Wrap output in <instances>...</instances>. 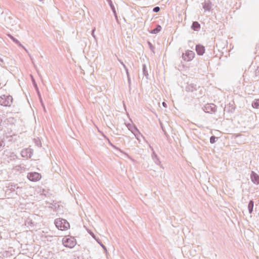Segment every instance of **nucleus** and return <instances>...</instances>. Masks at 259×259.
<instances>
[{
	"label": "nucleus",
	"mask_w": 259,
	"mask_h": 259,
	"mask_svg": "<svg viewBox=\"0 0 259 259\" xmlns=\"http://www.w3.org/2000/svg\"><path fill=\"white\" fill-rule=\"evenodd\" d=\"M13 102V98L10 95H3L0 96V105L4 106L10 107Z\"/></svg>",
	"instance_id": "obj_3"
},
{
	"label": "nucleus",
	"mask_w": 259,
	"mask_h": 259,
	"mask_svg": "<svg viewBox=\"0 0 259 259\" xmlns=\"http://www.w3.org/2000/svg\"><path fill=\"white\" fill-rule=\"evenodd\" d=\"M250 178L252 182L256 184H259V176L253 171L251 172Z\"/></svg>",
	"instance_id": "obj_9"
},
{
	"label": "nucleus",
	"mask_w": 259,
	"mask_h": 259,
	"mask_svg": "<svg viewBox=\"0 0 259 259\" xmlns=\"http://www.w3.org/2000/svg\"><path fill=\"white\" fill-rule=\"evenodd\" d=\"M255 77L259 76V66H257V68L255 70Z\"/></svg>",
	"instance_id": "obj_29"
},
{
	"label": "nucleus",
	"mask_w": 259,
	"mask_h": 259,
	"mask_svg": "<svg viewBox=\"0 0 259 259\" xmlns=\"http://www.w3.org/2000/svg\"><path fill=\"white\" fill-rule=\"evenodd\" d=\"M40 1H41L42 0H39Z\"/></svg>",
	"instance_id": "obj_45"
},
{
	"label": "nucleus",
	"mask_w": 259,
	"mask_h": 259,
	"mask_svg": "<svg viewBox=\"0 0 259 259\" xmlns=\"http://www.w3.org/2000/svg\"><path fill=\"white\" fill-rule=\"evenodd\" d=\"M161 29V27L160 25H157L155 28L151 30L150 32L152 34H156L160 31Z\"/></svg>",
	"instance_id": "obj_15"
},
{
	"label": "nucleus",
	"mask_w": 259,
	"mask_h": 259,
	"mask_svg": "<svg viewBox=\"0 0 259 259\" xmlns=\"http://www.w3.org/2000/svg\"><path fill=\"white\" fill-rule=\"evenodd\" d=\"M31 79H32V82L33 83L34 87H35L36 91H38V88L37 85L32 76H31Z\"/></svg>",
	"instance_id": "obj_25"
},
{
	"label": "nucleus",
	"mask_w": 259,
	"mask_h": 259,
	"mask_svg": "<svg viewBox=\"0 0 259 259\" xmlns=\"http://www.w3.org/2000/svg\"><path fill=\"white\" fill-rule=\"evenodd\" d=\"M41 178V175L37 172H30L27 174V178L31 181L36 182Z\"/></svg>",
	"instance_id": "obj_4"
},
{
	"label": "nucleus",
	"mask_w": 259,
	"mask_h": 259,
	"mask_svg": "<svg viewBox=\"0 0 259 259\" xmlns=\"http://www.w3.org/2000/svg\"><path fill=\"white\" fill-rule=\"evenodd\" d=\"M191 28L194 31H198L200 28V25L197 21H194L191 25Z\"/></svg>",
	"instance_id": "obj_12"
},
{
	"label": "nucleus",
	"mask_w": 259,
	"mask_h": 259,
	"mask_svg": "<svg viewBox=\"0 0 259 259\" xmlns=\"http://www.w3.org/2000/svg\"><path fill=\"white\" fill-rule=\"evenodd\" d=\"M16 44L18 45L19 46L22 47V48H24V47L20 43V41L19 43Z\"/></svg>",
	"instance_id": "obj_39"
},
{
	"label": "nucleus",
	"mask_w": 259,
	"mask_h": 259,
	"mask_svg": "<svg viewBox=\"0 0 259 259\" xmlns=\"http://www.w3.org/2000/svg\"><path fill=\"white\" fill-rule=\"evenodd\" d=\"M23 49H24V50L28 53L29 56L30 57L31 61H32V63L34 64V62H33V59L32 58V57H31V55L29 53L28 50L24 47V48H23Z\"/></svg>",
	"instance_id": "obj_30"
},
{
	"label": "nucleus",
	"mask_w": 259,
	"mask_h": 259,
	"mask_svg": "<svg viewBox=\"0 0 259 259\" xmlns=\"http://www.w3.org/2000/svg\"><path fill=\"white\" fill-rule=\"evenodd\" d=\"M33 154V150L31 148H26L22 150L21 156L25 158H31Z\"/></svg>",
	"instance_id": "obj_7"
},
{
	"label": "nucleus",
	"mask_w": 259,
	"mask_h": 259,
	"mask_svg": "<svg viewBox=\"0 0 259 259\" xmlns=\"http://www.w3.org/2000/svg\"><path fill=\"white\" fill-rule=\"evenodd\" d=\"M203 110L206 113H214L217 110V106L214 104H207L203 107Z\"/></svg>",
	"instance_id": "obj_6"
},
{
	"label": "nucleus",
	"mask_w": 259,
	"mask_h": 259,
	"mask_svg": "<svg viewBox=\"0 0 259 259\" xmlns=\"http://www.w3.org/2000/svg\"><path fill=\"white\" fill-rule=\"evenodd\" d=\"M127 127L129 130H130L132 133H134L136 132H138V129L136 126L132 125L131 124L128 123L127 125Z\"/></svg>",
	"instance_id": "obj_16"
},
{
	"label": "nucleus",
	"mask_w": 259,
	"mask_h": 259,
	"mask_svg": "<svg viewBox=\"0 0 259 259\" xmlns=\"http://www.w3.org/2000/svg\"><path fill=\"white\" fill-rule=\"evenodd\" d=\"M203 5V8L207 11H209L211 9V3L210 1H205Z\"/></svg>",
	"instance_id": "obj_11"
},
{
	"label": "nucleus",
	"mask_w": 259,
	"mask_h": 259,
	"mask_svg": "<svg viewBox=\"0 0 259 259\" xmlns=\"http://www.w3.org/2000/svg\"><path fill=\"white\" fill-rule=\"evenodd\" d=\"M95 28H94L93 30H92V35L93 36V37L95 38V39H96V36L95 35Z\"/></svg>",
	"instance_id": "obj_37"
},
{
	"label": "nucleus",
	"mask_w": 259,
	"mask_h": 259,
	"mask_svg": "<svg viewBox=\"0 0 259 259\" xmlns=\"http://www.w3.org/2000/svg\"><path fill=\"white\" fill-rule=\"evenodd\" d=\"M196 51L198 55H202L205 52V48L201 45L196 46Z\"/></svg>",
	"instance_id": "obj_8"
},
{
	"label": "nucleus",
	"mask_w": 259,
	"mask_h": 259,
	"mask_svg": "<svg viewBox=\"0 0 259 259\" xmlns=\"http://www.w3.org/2000/svg\"><path fill=\"white\" fill-rule=\"evenodd\" d=\"M39 100H40V102L41 103V105L42 108H44V111H46V108H45V105H44V104L43 103L42 98H40V99H39Z\"/></svg>",
	"instance_id": "obj_35"
},
{
	"label": "nucleus",
	"mask_w": 259,
	"mask_h": 259,
	"mask_svg": "<svg viewBox=\"0 0 259 259\" xmlns=\"http://www.w3.org/2000/svg\"><path fill=\"white\" fill-rule=\"evenodd\" d=\"M118 61L120 62V63L123 66V64H124L123 62H122L121 60H118Z\"/></svg>",
	"instance_id": "obj_43"
},
{
	"label": "nucleus",
	"mask_w": 259,
	"mask_h": 259,
	"mask_svg": "<svg viewBox=\"0 0 259 259\" xmlns=\"http://www.w3.org/2000/svg\"><path fill=\"white\" fill-rule=\"evenodd\" d=\"M62 243L65 247L70 248H73L76 244V240L73 237H64L62 240Z\"/></svg>",
	"instance_id": "obj_2"
},
{
	"label": "nucleus",
	"mask_w": 259,
	"mask_h": 259,
	"mask_svg": "<svg viewBox=\"0 0 259 259\" xmlns=\"http://www.w3.org/2000/svg\"><path fill=\"white\" fill-rule=\"evenodd\" d=\"M197 90V85L194 83L188 84L186 87V91L187 92H193Z\"/></svg>",
	"instance_id": "obj_10"
},
{
	"label": "nucleus",
	"mask_w": 259,
	"mask_h": 259,
	"mask_svg": "<svg viewBox=\"0 0 259 259\" xmlns=\"http://www.w3.org/2000/svg\"><path fill=\"white\" fill-rule=\"evenodd\" d=\"M55 224L56 227L61 230H67L70 228V224L67 220L61 218L56 219Z\"/></svg>",
	"instance_id": "obj_1"
},
{
	"label": "nucleus",
	"mask_w": 259,
	"mask_h": 259,
	"mask_svg": "<svg viewBox=\"0 0 259 259\" xmlns=\"http://www.w3.org/2000/svg\"><path fill=\"white\" fill-rule=\"evenodd\" d=\"M96 241H97L98 242V243H99V244L102 246V247L104 249V250L107 251V249H106V246H105V245H104L102 243V242L100 241V240H99V239H98V240H97Z\"/></svg>",
	"instance_id": "obj_27"
},
{
	"label": "nucleus",
	"mask_w": 259,
	"mask_h": 259,
	"mask_svg": "<svg viewBox=\"0 0 259 259\" xmlns=\"http://www.w3.org/2000/svg\"><path fill=\"white\" fill-rule=\"evenodd\" d=\"M88 233L93 237V238H94L96 240H98L96 237V236L95 235V234L91 231H88Z\"/></svg>",
	"instance_id": "obj_33"
},
{
	"label": "nucleus",
	"mask_w": 259,
	"mask_h": 259,
	"mask_svg": "<svg viewBox=\"0 0 259 259\" xmlns=\"http://www.w3.org/2000/svg\"><path fill=\"white\" fill-rule=\"evenodd\" d=\"M254 206V202L253 200H251L249 201L248 204V209L249 213L251 214L252 212L253 208Z\"/></svg>",
	"instance_id": "obj_13"
},
{
	"label": "nucleus",
	"mask_w": 259,
	"mask_h": 259,
	"mask_svg": "<svg viewBox=\"0 0 259 259\" xmlns=\"http://www.w3.org/2000/svg\"><path fill=\"white\" fill-rule=\"evenodd\" d=\"M195 56V53L190 50H187L185 53H183L182 58L186 61L192 60Z\"/></svg>",
	"instance_id": "obj_5"
},
{
	"label": "nucleus",
	"mask_w": 259,
	"mask_h": 259,
	"mask_svg": "<svg viewBox=\"0 0 259 259\" xmlns=\"http://www.w3.org/2000/svg\"><path fill=\"white\" fill-rule=\"evenodd\" d=\"M104 137H105V138L108 140L109 144H110L112 147H113V148H115V149H117V150H119L120 151H121L120 149H119L118 148H117V147H115V146H114V145H113V144L111 143L110 141V140H109V139H108V138H107L105 136H104Z\"/></svg>",
	"instance_id": "obj_28"
},
{
	"label": "nucleus",
	"mask_w": 259,
	"mask_h": 259,
	"mask_svg": "<svg viewBox=\"0 0 259 259\" xmlns=\"http://www.w3.org/2000/svg\"><path fill=\"white\" fill-rule=\"evenodd\" d=\"M142 70H143V75L145 76L146 79H148V71L147 70V67H146V66L145 64L143 65Z\"/></svg>",
	"instance_id": "obj_18"
},
{
	"label": "nucleus",
	"mask_w": 259,
	"mask_h": 259,
	"mask_svg": "<svg viewBox=\"0 0 259 259\" xmlns=\"http://www.w3.org/2000/svg\"><path fill=\"white\" fill-rule=\"evenodd\" d=\"M127 80H128V83L129 85V89L131 90V80L130 76H127Z\"/></svg>",
	"instance_id": "obj_36"
},
{
	"label": "nucleus",
	"mask_w": 259,
	"mask_h": 259,
	"mask_svg": "<svg viewBox=\"0 0 259 259\" xmlns=\"http://www.w3.org/2000/svg\"><path fill=\"white\" fill-rule=\"evenodd\" d=\"M149 45H150V47L151 49H152V48H153V47H152V46L150 42H149Z\"/></svg>",
	"instance_id": "obj_42"
},
{
	"label": "nucleus",
	"mask_w": 259,
	"mask_h": 259,
	"mask_svg": "<svg viewBox=\"0 0 259 259\" xmlns=\"http://www.w3.org/2000/svg\"><path fill=\"white\" fill-rule=\"evenodd\" d=\"M0 62H2V63H3L4 62V60L2 58H0Z\"/></svg>",
	"instance_id": "obj_44"
},
{
	"label": "nucleus",
	"mask_w": 259,
	"mask_h": 259,
	"mask_svg": "<svg viewBox=\"0 0 259 259\" xmlns=\"http://www.w3.org/2000/svg\"><path fill=\"white\" fill-rule=\"evenodd\" d=\"M252 106L254 108H259V99L255 100L252 103Z\"/></svg>",
	"instance_id": "obj_20"
},
{
	"label": "nucleus",
	"mask_w": 259,
	"mask_h": 259,
	"mask_svg": "<svg viewBox=\"0 0 259 259\" xmlns=\"http://www.w3.org/2000/svg\"><path fill=\"white\" fill-rule=\"evenodd\" d=\"M152 159L154 160V162L156 164L158 165L160 163V162L159 161V159L158 158V156L155 152H153L152 154Z\"/></svg>",
	"instance_id": "obj_14"
},
{
	"label": "nucleus",
	"mask_w": 259,
	"mask_h": 259,
	"mask_svg": "<svg viewBox=\"0 0 259 259\" xmlns=\"http://www.w3.org/2000/svg\"><path fill=\"white\" fill-rule=\"evenodd\" d=\"M109 4L110 6V8L113 11L114 16L115 17L116 19H117V14L116 13L115 8L113 5V4L112 3V1L111 0H108Z\"/></svg>",
	"instance_id": "obj_17"
},
{
	"label": "nucleus",
	"mask_w": 259,
	"mask_h": 259,
	"mask_svg": "<svg viewBox=\"0 0 259 259\" xmlns=\"http://www.w3.org/2000/svg\"><path fill=\"white\" fill-rule=\"evenodd\" d=\"M34 141L35 145L37 146H38V147H41V142L39 139H34Z\"/></svg>",
	"instance_id": "obj_24"
},
{
	"label": "nucleus",
	"mask_w": 259,
	"mask_h": 259,
	"mask_svg": "<svg viewBox=\"0 0 259 259\" xmlns=\"http://www.w3.org/2000/svg\"><path fill=\"white\" fill-rule=\"evenodd\" d=\"M11 19L10 16H8L7 17H5V21L6 22V24H10L11 23Z\"/></svg>",
	"instance_id": "obj_23"
},
{
	"label": "nucleus",
	"mask_w": 259,
	"mask_h": 259,
	"mask_svg": "<svg viewBox=\"0 0 259 259\" xmlns=\"http://www.w3.org/2000/svg\"><path fill=\"white\" fill-rule=\"evenodd\" d=\"M23 49H24V50L28 53L29 56L30 57L31 61H32V63L34 64V62H33V59L32 58V57H31V55L29 53L28 50L24 47V48H23Z\"/></svg>",
	"instance_id": "obj_31"
},
{
	"label": "nucleus",
	"mask_w": 259,
	"mask_h": 259,
	"mask_svg": "<svg viewBox=\"0 0 259 259\" xmlns=\"http://www.w3.org/2000/svg\"><path fill=\"white\" fill-rule=\"evenodd\" d=\"M160 11V8L159 7H155L153 8V11L155 13H157Z\"/></svg>",
	"instance_id": "obj_32"
},
{
	"label": "nucleus",
	"mask_w": 259,
	"mask_h": 259,
	"mask_svg": "<svg viewBox=\"0 0 259 259\" xmlns=\"http://www.w3.org/2000/svg\"><path fill=\"white\" fill-rule=\"evenodd\" d=\"M137 133H136V132H135L134 134V135H135V137L136 138V139L139 140V141H140V137H143V136L140 134V133L138 131V132H137Z\"/></svg>",
	"instance_id": "obj_22"
},
{
	"label": "nucleus",
	"mask_w": 259,
	"mask_h": 259,
	"mask_svg": "<svg viewBox=\"0 0 259 259\" xmlns=\"http://www.w3.org/2000/svg\"><path fill=\"white\" fill-rule=\"evenodd\" d=\"M162 106L164 107H167V105L165 103V102H163L162 103Z\"/></svg>",
	"instance_id": "obj_40"
},
{
	"label": "nucleus",
	"mask_w": 259,
	"mask_h": 259,
	"mask_svg": "<svg viewBox=\"0 0 259 259\" xmlns=\"http://www.w3.org/2000/svg\"><path fill=\"white\" fill-rule=\"evenodd\" d=\"M218 138L215 137L214 136H212L210 138V143L211 144H213L215 142V139Z\"/></svg>",
	"instance_id": "obj_26"
},
{
	"label": "nucleus",
	"mask_w": 259,
	"mask_h": 259,
	"mask_svg": "<svg viewBox=\"0 0 259 259\" xmlns=\"http://www.w3.org/2000/svg\"><path fill=\"white\" fill-rule=\"evenodd\" d=\"M7 35L15 43V44H18L19 43V41L15 38L13 36H12L10 34H8Z\"/></svg>",
	"instance_id": "obj_21"
},
{
	"label": "nucleus",
	"mask_w": 259,
	"mask_h": 259,
	"mask_svg": "<svg viewBox=\"0 0 259 259\" xmlns=\"http://www.w3.org/2000/svg\"><path fill=\"white\" fill-rule=\"evenodd\" d=\"M18 188L19 187L16 184H11L8 186V190H10L11 192L15 191L16 189Z\"/></svg>",
	"instance_id": "obj_19"
},
{
	"label": "nucleus",
	"mask_w": 259,
	"mask_h": 259,
	"mask_svg": "<svg viewBox=\"0 0 259 259\" xmlns=\"http://www.w3.org/2000/svg\"><path fill=\"white\" fill-rule=\"evenodd\" d=\"M234 108H232L231 110H229V111L231 112H232L234 110Z\"/></svg>",
	"instance_id": "obj_41"
},
{
	"label": "nucleus",
	"mask_w": 259,
	"mask_h": 259,
	"mask_svg": "<svg viewBox=\"0 0 259 259\" xmlns=\"http://www.w3.org/2000/svg\"><path fill=\"white\" fill-rule=\"evenodd\" d=\"M36 92H37V95L38 96L39 99H40V98H41V97L40 93L39 91V89L38 90V91H36Z\"/></svg>",
	"instance_id": "obj_38"
},
{
	"label": "nucleus",
	"mask_w": 259,
	"mask_h": 259,
	"mask_svg": "<svg viewBox=\"0 0 259 259\" xmlns=\"http://www.w3.org/2000/svg\"><path fill=\"white\" fill-rule=\"evenodd\" d=\"M123 67H124V68L125 70L126 73V75H127V76H130V74H129V73H128V69H127V68L126 67V66H125V64H123Z\"/></svg>",
	"instance_id": "obj_34"
}]
</instances>
